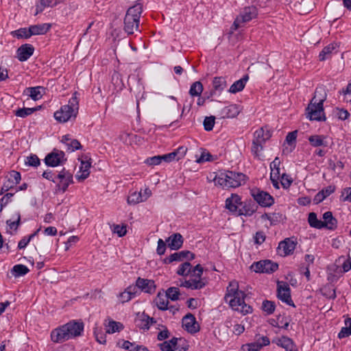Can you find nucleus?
Listing matches in <instances>:
<instances>
[{"instance_id": "nucleus-1", "label": "nucleus", "mask_w": 351, "mask_h": 351, "mask_svg": "<svg viewBox=\"0 0 351 351\" xmlns=\"http://www.w3.org/2000/svg\"><path fill=\"white\" fill-rule=\"evenodd\" d=\"M142 12L143 5L141 3H136L128 9L123 21V29L128 35L134 34V30L138 29Z\"/></svg>"}, {"instance_id": "nucleus-2", "label": "nucleus", "mask_w": 351, "mask_h": 351, "mask_svg": "<svg viewBox=\"0 0 351 351\" xmlns=\"http://www.w3.org/2000/svg\"><path fill=\"white\" fill-rule=\"evenodd\" d=\"M77 92H75L69 101L67 105L61 107L60 110L54 113V118L60 123H65L72 117L75 118L79 109V100L77 97Z\"/></svg>"}, {"instance_id": "nucleus-3", "label": "nucleus", "mask_w": 351, "mask_h": 351, "mask_svg": "<svg viewBox=\"0 0 351 351\" xmlns=\"http://www.w3.org/2000/svg\"><path fill=\"white\" fill-rule=\"evenodd\" d=\"M271 133L270 131L269 130L265 131L263 128H261L254 132V139L251 147V151L254 154V156L258 157L259 156L258 152L263 150V145L271 138Z\"/></svg>"}, {"instance_id": "nucleus-4", "label": "nucleus", "mask_w": 351, "mask_h": 351, "mask_svg": "<svg viewBox=\"0 0 351 351\" xmlns=\"http://www.w3.org/2000/svg\"><path fill=\"white\" fill-rule=\"evenodd\" d=\"M251 195L254 198V202L262 207H270L274 204V198L267 192L260 190L259 189H253L250 191Z\"/></svg>"}, {"instance_id": "nucleus-5", "label": "nucleus", "mask_w": 351, "mask_h": 351, "mask_svg": "<svg viewBox=\"0 0 351 351\" xmlns=\"http://www.w3.org/2000/svg\"><path fill=\"white\" fill-rule=\"evenodd\" d=\"M258 14L257 9L255 6L245 7L239 16L237 17L233 23L232 29H237L239 27V23H246L256 17Z\"/></svg>"}, {"instance_id": "nucleus-6", "label": "nucleus", "mask_w": 351, "mask_h": 351, "mask_svg": "<svg viewBox=\"0 0 351 351\" xmlns=\"http://www.w3.org/2000/svg\"><path fill=\"white\" fill-rule=\"evenodd\" d=\"M278 268V264L271 260H262L254 262L250 267V269L256 273L272 274Z\"/></svg>"}, {"instance_id": "nucleus-7", "label": "nucleus", "mask_w": 351, "mask_h": 351, "mask_svg": "<svg viewBox=\"0 0 351 351\" xmlns=\"http://www.w3.org/2000/svg\"><path fill=\"white\" fill-rule=\"evenodd\" d=\"M324 110V104L319 105L318 104L309 103L306 108L307 118L311 121H326V117Z\"/></svg>"}, {"instance_id": "nucleus-8", "label": "nucleus", "mask_w": 351, "mask_h": 351, "mask_svg": "<svg viewBox=\"0 0 351 351\" xmlns=\"http://www.w3.org/2000/svg\"><path fill=\"white\" fill-rule=\"evenodd\" d=\"M45 163L48 167H56L59 165H63L66 158L65 154L63 151L53 149V151L49 153L45 158Z\"/></svg>"}, {"instance_id": "nucleus-9", "label": "nucleus", "mask_w": 351, "mask_h": 351, "mask_svg": "<svg viewBox=\"0 0 351 351\" xmlns=\"http://www.w3.org/2000/svg\"><path fill=\"white\" fill-rule=\"evenodd\" d=\"M277 298L287 304L295 307L294 302L291 299V289L287 282H283L282 285L281 282H278Z\"/></svg>"}, {"instance_id": "nucleus-10", "label": "nucleus", "mask_w": 351, "mask_h": 351, "mask_svg": "<svg viewBox=\"0 0 351 351\" xmlns=\"http://www.w3.org/2000/svg\"><path fill=\"white\" fill-rule=\"evenodd\" d=\"M226 178H228V182L230 188H236L244 184L247 178L244 173L233 171H227Z\"/></svg>"}, {"instance_id": "nucleus-11", "label": "nucleus", "mask_w": 351, "mask_h": 351, "mask_svg": "<svg viewBox=\"0 0 351 351\" xmlns=\"http://www.w3.org/2000/svg\"><path fill=\"white\" fill-rule=\"evenodd\" d=\"M297 243L291 238H287L280 241L278 244L277 251L281 256H286L292 254L295 249Z\"/></svg>"}, {"instance_id": "nucleus-12", "label": "nucleus", "mask_w": 351, "mask_h": 351, "mask_svg": "<svg viewBox=\"0 0 351 351\" xmlns=\"http://www.w3.org/2000/svg\"><path fill=\"white\" fill-rule=\"evenodd\" d=\"M182 327L191 334H194L199 331L200 327L196 321L195 316L191 313H188L182 318Z\"/></svg>"}, {"instance_id": "nucleus-13", "label": "nucleus", "mask_w": 351, "mask_h": 351, "mask_svg": "<svg viewBox=\"0 0 351 351\" xmlns=\"http://www.w3.org/2000/svg\"><path fill=\"white\" fill-rule=\"evenodd\" d=\"M195 257V254L189 251V250H182L178 252H175L171 254L168 257H166L163 260L164 264H170L173 261H182L184 258L189 259L190 261L193 260Z\"/></svg>"}, {"instance_id": "nucleus-14", "label": "nucleus", "mask_w": 351, "mask_h": 351, "mask_svg": "<svg viewBox=\"0 0 351 351\" xmlns=\"http://www.w3.org/2000/svg\"><path fill=\"white\" fill-rule=\"evenodd\" d=\"M71 338L79 337L84 330V323L81 321L72 320L63 325Z\"/></svg>"}, {"instance_id": "nucleus-15", "label": "nucleus", "mask_w": 351, "mask_h": 351, "mask_svg": "<svg viewBox=\"0 0 351 351\" xmlns=\"http://www.w3.org/2000/svg\"><path fill=\"white\" fill-rule=\"evenodd\" d=\"M241 208L239 209L237 215H244L245 217L252 216L258 209V205L252 199H245L242 201Z\"/></svg>"}, {"instance_id": "nucleus-16", "label": "nucleus", "mask_w": 351, "mask_h": 351, "mask_svg": "<svg viewBox=\"0 0 351 351\" xmlns=\"http://www.w3.org/2000/svg\"><path fill=\"white\" fill-rule=\"evenodd\" d=\"M136 286L141 291L152 294L155 292L156 286L153 280H149L138 277L136 279Z\"/></svg>"}, {"instance_id": "nucleus-17", "label": "nucleus", "mask_w": 351, "mask_h": 351, "mask_svg": "<svg viewBox=\"0 0 351 351\" xmlns=\"http://www.w3.org/2000/svg\"><path fill=\"white\" fill-rule=\"evenodd\" d=\"M34 47L32 45L25 43L16 50V58L20 62L27 61L34 53Z\"/></svg>"}, {"instance_id": "nucleus-18", "label": "nucleus", "mask_w": 351, "mask_h": 351, "mask_svg": "<svg viewBox=\"0 0 351 351\" xmlns=\"http://www.w3.org/2000/svg\"><path fill=\"white\" fill-rule=\"evenodd\" d=\"M241 197L235 193H232L230 197L226 200V208L232 213L237 214L239 206L241 205Z\"/></svg>"}, {"instance_id": "nucleus-19", "label": "nucleus", "mask_w": 351, "mask_h": 351, "mask_svg": "<svg viewBox=\"0 0 351 351\" xmlns=\"http://www.w3.org/2000/svg\"><path fill=\"white\" fill-rule=\"evenodd\" d=\"M272 342L283 348L286 351H298L293 341L287 336H282L280 338L273 339Z\"/></svg>"}, {"instance_id": "nucleus-20", "label": "nucleus", "mask_w": 351, "mask_h": 351, "mask_svg": "<svg viewBox=\"0 0 351 351\" xmlns=\"http://www.w3.org/2000/svg\"><path fill=\"white\" fill-rule=\"evenodd\" d=\"M51 341L54 343H62L71 339L66 328L63 326L53 330L51 332Z\"/></svg>"}, {"instance_id": "nucleus-21", "label": "nucleus", "mask_w": 351, "mask_h": 351, "mask_svg": "<svg viewBox=\"0 0 351 351\" xmlns=\"http://www.w3.org/2000/svg\"><path fill=\"white\" fill-rule=\"evenodd\" d=\"M166 242L171 250H178L182 247L184 239L181 234L173 233L166 239Z\"/></svg>"}, {"instance_id": "nucleus-22", "label": "nucleus", "mask_w": 351, "mask_h": 351, "mask_svg": "<svg viewBox=\"0 0 351 351\" xmlns=\"http://www.w3.org/2000/svg\"><path fill=\"white\" fill-rule=\"evenodd\" d=\"M322 228H326L329 230H335L337 228V219L333 217L332 213L327 211L323 215Z\"/></svg>"}, {"instance_id": "nucleus-23", "label": "nucleus", "mask_w": 351, "mask_h": 351, "mask_svg": "<svg viewBox=\"0 0 351 351\" xmlns=\"http://www.w3.org/2000/svg\"><path fill=\"white\" fill-rule=\"evenodd\" d=\"M237 295L242 296L246 295L244 291L239 290V285L237 281H231L226 289V293L225 294L224 299L226 302H228V298H231Z\"/></svg>"}, {"instance_id": "nucleus-24", "label": "nucleus", "mask_w": 351, "mask_h": 351, "mask_svg": "<svg viewBox=\"0 0 351 351\" xmlns=\"http://www.w3.org/2000/svg\"><path fill=\"white\" fill-rule=\"evenodd\" d=\"M85 160H82L81 161V166L80 168V172L82 173L81 175H76V178L78 181H83L86 179L90 175V168L91 167V159H88L86 156H84Z\"/></svg>"}, {"instance_id": "nucleus-25", "label": "nucleus", "mask_w": 351, "mask_h": 351, "mask_svg": "<svg viewBox=\"0 0 351 351\" xmlns=\"http://www.w3.org/2000/svg\"><path fill=\"white\" fill-rule=\"evenodd\" d=\"M241 108L239 105L231 104L221 109L220 114L223 119L234 118L239 114Z\"/></svg>"}, {"instance_id": "nucleus-26", "label": "nucleus", "mask_w": 351, "mask_h": 351, "mask_svg": "<svg viewBox=\"0 0 351 351\" xmlns=\"http://www.w3.org/2000/svg\"><path fill=\"white\" fill-rule=\"evenodd\" d=\"M327 93L326 88L324 86H319L316 88L314 96L311 100L310 103L318 104L323 105L324 101L326 99Z\"/></svg>"}, {"instance_id": "nucleus-27", "label": "nucleus", "mask_w": 351, "mask_h": 351, "mask_svg": "<svg viewBox=\"0 0 351 351\" xmlns=\"http://www.w3.org/2000/svg\"><path fill=\"white\" fill-rule=\"evenodd\" d=\"M51 25L50 23H42L29 26V34L32 36L43 35L49 31Z\"/></svg>"}, {"instance_id": "nucleus-28", "label": "nucleus", "mask_w": 351, "mask_h": 351, "mask_svg": "<svg viewBox=\"0 0 351 351\" xmlns=\"http://www.w3.org/2000/svg\"><path fill=\"white\" fill-rule=\"evenodd\" d=\"M248 80V74L244 75L240 80L234 82L232 84L228 91L231 93H237L241 91L245 88V84Z\"/></svg>"}, {"instance_id": "nucleus-29", "label": "nucleus", "mask_w": 351, "mask_h": 351, "mask_svg": "<svg viewBox=\"0 0 351 351\" xmlns=\"http://www.w3.org/2000/svg\"><path fill=\"white\" fill-rule=\"evenodd\" d=\"M45 88L43 86L28 87L25 90V93L34 101H37L42 97L43 93H45Z\"/></svg>"}, {"instance_id": "nucleus-30", "label": "nucleus", "mask_w": 351, "mask_h": 351, "mask_svg": "<svg viewBox=\"0 0 351 351\" xmlns=\"http://www.w3.org/2000/svg\"><path fill=\"white\" fill-rule=\"evenodd\" d=\"M58 3V1L57 0H39V1L36 4L35 15L41 13L45 8H53L57 5Z\"/></svg>"}, {"instance_id": "nucleus-31", "label": "nucleus", "mask_w": 351, "mask_h": 351, "mask_svg": "<svg viewBox=\"0 0 351 351\" xmlns=\"http://www.w3.org/2000/svg\"><path fill=\"white\" fill-rule=\"evenodd\" d=\"M154 302L159 310L166 311L168 309L169 301L167 296L163 293L158 292Z\"/></svg>"}, {"instance_id": "nucleus-32", "label": "nucleus", "mask_w": 351, "mask_h": 351, "mask_svg": "<svg viewBox=\"0 0 351 351\" xmlns=\"http://www.w3.org/2000/svg\"><path fill=\"white\" fill-rule=\"evenodd\" d=\"M326 136L324 135H311L308 138L309 143L314 147H327V142L325 141Z\"/></svg>"}, {"instance_id": "nucleus-33", "label": "nucleus", "mask_w": 351, "mask_h": 351, "mask_svg": "<svg viewBox=\"0 0 351 351\" xmlns=\"http://www.w3.org/2000/svg\"><path fill=\"white\" fill-rule=\"evenodd\" d=\"M297 134H298V131L297 130H295V131H292L291 132H289L286 136V138H285V142L290 146H293L292 148H291L289 150H288V148L286 147V148H284L283 149V154H289V153H291L293 149L295 148V142H296V138H297Z\"/></svg>"}, {"instance_id": "nucleus-34", "label": "nucleus", "mask_w": 351, "mask_h": 351, "mask_svg": "<svg viewBox=\"0 0 351 351\" xmlns=\"http://www.w3.org/2000/svg\"><path fill=\"white\" fill-rule=\"evenodd\" d=\"M337 47V45L336 43H330L328 45L324 47L319 54V60L320 61H324L326 59L329 58L332 51L335 50Z\"/></svg>"}, {"instance_id": "nucleus-35", "label": "nucleus", "mask_w": 351, "mask_h": 351, "mask_svg": "<svg viewBox=\"0 0 351 351\" xmlns=\"http://www.w3.org/2000/svg\"><path fill=\"white\" fill-rule=\"evenodd\" d=\"M226 79L223 77H215L213 80V88L217 93H221L226 87Z\"/></svg>"}, {"instance_id": "nucleus-36", "label": "nucleus", "mask_w": 351, "mask_h": 351, "mask_svg": "<svg viewBox=\"0 0 351 351\" xmlns=\"http://www.w3.org/2000/svg\"><path fill=\"white\" fill-rule=\"evenodd\" d=\"M308 222L309 226L312 228L322 229V221L317 219V214L314 212L308 214Z\"/></svg>"}, {"instance_id": "nucleus-37", "label": "nucleus", "mask_w": 351, "mask_h": 351, "mask_svg": "<svg viewBox=\"0 0 351 351\" xmlns=\"http://www.w3.org/2000/svg\"><path fill=\"white\" fill-rule=\"evenodd\" d=\"M191 269L192 265L189 262H184L179 266L176 274L179 276L186 277L189 275H191Z\"/></svg>"}, {"instance_id": "nucleus-38", "label": "nucleus", "mask_w": 351, "mask_h": 351, "mask_svg": "<svg viewBox=\"0 0 351 351\" xmlns=\"http://www.w3.org/2000/svg\"><path fill=\"white\" fill-rule=\"evenodd\" d=\"M345 327H343L338 334L339 339L345 338L351 335V317H348L344 321Z\"/></svg>"}, {"instance_id": "nucleus-39", "label": "nucleus", "mask_w": 351, "mask_h": 351, "mask_svg": "<svg viewBox=\"0 0 351 351\" xmlns=\"http://www.w3.org/2000/svg\"><path fill=\"white\" fill-rule=\"evenodd\" d=\"M72 183H73V175L68 174L63 182H60L56 185V190L64 193L67 190L69 186Z\"/></svg>"}, {"instance_id": "nucleus-40", "label": "nucleus", "mask_w": 351, "mask_h": 351, "mask_svg": "<svg viewBox=\"0 0 351 351\" xmlns=\"http://www.w3.org/2000/svg\"><path fill=\"white\" fill-rule=\"evenodd\" d=\"M29 31V27L28 28L26 27H21L19 29L12 31L11 32V34L17 38L18 39L20 38H24V39H28L31 37Z\"/></svg>"}, {"instance_id": "nucleus-41", "label": "nucleus", "mask_w": 351, "mask_h": 351, "mask_svg": "<svg viewBox=\"0 0 351 351\" xmlns=\"http://www.w3.org/2000/svg\"><path fill=\"white\" fill-rule=\"evenodd\" d=\"M135 324L136 326L139 328L140 329H143L144 330H147L149 329V322L145 319V317H143V313L140 314L139 313L137 314V317L135 319Z\"/></svg>"}, {"instance_id": "nucleus-42", "label": "nucleus", "mask_w": 351, "mask_h": 351, "mask_svg": "<svg viewBox=\"0 0 351 351\" xmlns=\"http://www.w3.org/2000/svg\"><path fill=\"white\" fill-rule=\"evenodd\" d=\"M245 295H237L234 297H232L229 300V304L230 307L235 311H239V307L242 305V304H244V300H245Z\"/></svg>"}, {"instance_id": "nucleus-43", "label": "nucleus", "mask_w": 351, "mask_h": 351, "mask_svg": "<svg viewBox=\"0 0 351 351\" xmlns=\"http://www.w3.org/2000/svg\"><path fill=\"white\" fill-rule=\"evenodd\" d=\"M29 271L27 267L22 264L14 265L12 269L13 275L16 277L24 276Z\"/></svg>"}, {"instance_id": "nucleus-44", "label": "nucleus", "mask_w": 351, "mask_h": 351, "mask_svg": "<svg viewBox=\"0 0 351 351\" xmlns=\"http://www.w3.org/2000/svg\"><path fill=\"white\" fill-rule=\"evenodd\" d=\"M203 90L204 88L202 84L200 82L197 81L191 84L189 90V94L192 97L199 96L202 93Z\"/></svg>"}, {"instance_id": "nucleus-45", "label": "nucleus", "mask_w": 351, "mask_h": 351, "mask_svg": "<svg viewBox=\"0 0 351 351\" xmlns=\"http://www.w3.org/2000/svg\"><path fill=\"white\" fill-rule=\"evenodd\" d=\"M261 309L265 311L267 315H271L276 309V304L273 301L265 300L263 302Z\"/></svg>"}, {"instance_id": "nucleus-46", "label": "nucleus", "mask_w": 351, "mask_h": 351, "mask_svg": "<svg viewBox=\"0 0 351 351\" xmlns=\"http://www.w3.org/2000/svg\"><path fill=\"white\" fill-rule=\"evenodd\" d=\"M165 295L167 299H170L172 301H176L179 299L180 290L178 287H171L167 289Z\"/></svg>"}, {"instance_id": "nucleus-47", "label": "nucleus", "mask_w": 351, "mask_h": 351, "mask_svg": "<svg viewBox=\"0 0 351 351\" xmlns=\"http://www.w3.org/2000/svg\"><path fill=\"white\" fill-rule=\"evenodd\" d=\"M37 110L38 108H19L18 110H16L15 115L19 117L25 118Z\"/></svg>"}, {"instance_id": "nucleus-48", "label": "nucleus", "mask_w": 351, "mask_h": 351, "mask_svg": "<svg viewBox=\"0 0 351 351\" xmlns=\"http://www.w3.org/2000/svg\"><path fill=\"white\" fill-rule=\"evenodd\" d=\"M123 328V325L121 323L112 320L109 322L108 328L106 332L109 334L114 333L116 332H119Z\"/></svg>"}, {"instance_id": "nucleus-49", "label": "nucleus", "mask_w": 351, "mask_h": 351, "mask_svg": "<svg viewBox=\"0 0 351 351\" xmlns=\"http://www.w3.org/2000/svg\"><path fill=\"white\" fill-rule=\"evenodd\" d=\"M112 84L120 90H122L125 88V85L123 82L121 74L119 72L114 71L112 75Z\"/></svg>"}, {"instance_id": "nucleus-50", "label": "nucleus", "mask_w": 351, "mask_h": 351, "mask_svg": "<svg viewBox=\"0 0 351 351\" xmlns=\"http://www.w3.org/2000/svg\"><path fill=\"white\" fill-rule=\"evenodd\" d=\"M147 199V197L143 198L141 193H133L128 196L127 202L129 204H136Z\"/></svg>"}, {"instance_id": "nucleus-51", "label": "nucleus", "mask_w": 351, "mask_h": 351, "mask_svg": "<svg viewBox=\"0 0 351 351\" xmlns=\"http://www.w3.org/2000/svg\"><path fill=\"white\" fill-rule=\"evenodd\" d=\"M215 184L221 186L222 187H229L228 178H226V172L221 173L219 175L216 176L215 178Z\"/></svg>"}, {"instance_id": "nucleus-52", "label": "nucleus", "mask_w": 351, "mask_h": 351, "mask_svg": "<svg viewBox=\"0 0 351 351\" xmlns=\"http://www.w3.org/2000/svg\"><path fill=\"white\" fill-rule=\"evenodd\" d=\"M25 164L27 166L36 167L40 165V161L36 154H31L25 160Z\"/></svg>"}, {"instance_id": "nucleus-53", "label": "nucleus", "mask_w": 351, "mask_h": 351, "mask_svg": "<svg viewBox=\"0 0 351 351\" xmlns=\"http://www.w3.org/2000/svg\"><path fill=\"white\" fill-rule=\"evenodd\" d=\"M322 295L328 299L334 300L336 298L335 289L332 288L331 286H326L322 290Z\"/></svg>"}, {"instance_id": "nucleus-54", "label": "nucleus", "mask_w": 351, "mask_h": 351, "mask_svg": "<svg viewBox=\"0 0 351 351\" xmlns=\"http://www.w3.org/2000/svg\"><path fill=\"white\" fill-rule=\"evenodd\" d=\"M215 118L213 116L206 117L203 122L204 128L206 131H211L215 125Z\"/></svg>"}, {"instance_id": "nucleus-55", "label": "nucleus", "mask_w": 351, "mask_h": 351, "mask_svg": "<svg viewBox=\"0 0 351 351\" xmlns=\"http://www.w3.org/2000/svg\"><path fill=\"white\" fill-rule=\"evenodd\" d=\"M21 179V173L16 171H11L8 180L14 186L19 184Z\"/></svg>"}, {"instance_id": "nucleus-56", "label": "nucleus", "mask_w": 351, "mask_h": 351, "mask_svg": "<svg viewBox=\"0 0 351 351\" xmlns=\"http://www.w3.org/2000/svg\"><path fill=\"white\" fill-rule=\"evenodd\" d=\"M293 182L292 178L287 173H283L281 176L280 183L283 189H287L290 187Z\"/></svg>"}, {"instance_id": "nucleus-57", "label": "nucleus", "mask_w": 351, "mask_h": 351, "mask_svg": "<svg viewBox=\"0 0 351 351\" xmlns=\"http://www.w3.org/2000/svg\"><path fill=\"white\" fill-rule=\"evenodd\" d=\"M162 162L161 156H154L152 157L147 158L145 160V163L149 166L158 165Z\"/></svg>"}, {"instance_id": "nucleus-58", "label": "nucleus", "mask_w": 351, "mask_h": 351, "mask_svg": "<svg viewBox=\"0 0 351 351\" xmlns=\"http://www.w3.org/2000/svg\"><path fill=\"white\" fill-rule=\"evenodd\" d=\"M159 326H161L162 330L158 333L157 339L158 341H163L169 338L170 336V332L167 326L164 325H160Z\"/></svg>"}, {"instance_id": "nucleus-59", "label": "nucleus", "mask_w": 351, "mask_h": 351, "mask_svg": "<svg viewBox=\"0 0 351 351\" xmlns=\"http://www.w3.org/2000/svg\"><path fill=\"white\" fill-rule=\"evenodd\" d=\"M204 268L203 267L197 264L195 267H192L191 269V276H194L196 278H202V276L203 274Z\"/></svg>"}, {"instance_id": "nucleus-60", "label": "nucleus", "mask_w": 351, "mask_h": 351, "mask_svg": "<svg viewBox=\"0 0 351 351\" xmlns=\"http://www.w3.org/2000/svg\"><path fill=\"white\" fill-rule=\"evenodd\" d=\"M193 290L201 289L206 286L202 278L190 279Z\"/></svg>"}, {"instance_id": "nucleus-61", "label": "nucleus", "mask_w": 351, "mask_h": 351, "mask_svg": "<svg viewBox=\"0 0 351 351\" xmlns=\"http://www.w3.org/2000/svg\"><path fill=\"white\" fill-rule=\"evenodd\" d=\"M14 193H8L0 199V213L2 212L3 208L11 201V198Z\"/></svg>"}, {"instance_id": "nucleus-62", "label": "nucleus", "mask_w": 351, "mask_h": 351, "mask_svg": "<svg viewBox=\"0 0 351 351\" xmlns=\"http://www.w3.org/2000/svg\"><path fill=\"white\" fill-rule=\"evenodd\" d=\"M82 148V146L77 139H72L67 145V151L74 152Z\"/></svg>"}, {"instance_id": "nucleus-63", "label": "nucleus", "mask_w": 351, "mask_h": 351, "mask_svg": "<svg viewBox=\"0 0 351 351\" xmlns=\"http://www.w3.org/2000/svg\"><path fill=\"white\" fill-rule=\"evenodd\" d=\"M266 239L265 232L262 230L256 232L254 236V243L257 245H261L264 243Z\"/></svg>"}, {"instance_id": "nucleus-64", "label": "nucleus", "mask_w": 351, "mask_h": 351, "mask_svg": "<svg viewBox=\"0 0 351 351\" xmlns=\"http://www.w3.org/2000/svg\"><path fill=\"white\" fill-rule=\"evenodd\" d=\"M189 344L186 340L184 338H181L180 341L178 343V346L173 351H187L189 349Z\"/></svg>"}]
</instances>
